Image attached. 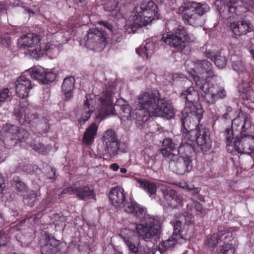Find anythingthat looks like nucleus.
Listing matches in <instances>:
<instances>
[{"instance_id": "obj_1", "label": "nucleus", "mask_w": 254, "mask_h": 254, "mask_svg": "<svg viewBox=\"0 0 254 254\" xmlns=\"http://www.w3.org/2000/svg\"><path fill=\"white\" fill-rule=\"evenodd\" d=\"M126 205L125 211L141 220V223L135 227L138 238L146 242H156L162 232L161 222L158 219L146 215L144 208L134 200L130 199Z\"/></svg>"}, {"instance_id": "obj_2", "label": "nucleus", "mask_w": 254, "mask_h": 254, "mask_svg": "<svg viewBox=\"0 0 254 254\" xmlns=\"http://www.w3.org/2000/svg\"><path fill=\"white\" fill-rule=\"evenodd\" d=\"M232 127L240 133L233 142L235 149L240 153L251 154L254 151V136L249 135L251 130L250 115L241 111L232 120Z\"/></svg>"}, {"instance_id": "obj_3", "label": "nucleus", "mask_w": 254, "mask_h": 254, "mask_svg": "<svg viewBox=\"0 0 254 254\" xmlns=\"http://www.w3.org/2000/svg\"><path fill=\"white\" fill-rule=\"evenodd\" d=\"M138 100L141 107L148 110L152 116L163 117L169 119L174 116V110L165 99L160 98L158 91L144 92L138 96Z\"/></svg>"}, {"instance_id": "obj_4", "label": "nucleus", "mask_w": 254, "mask_h": 254, "mask_svg": "<svg viewBox=\"0 0 254 254\" xmlns=\"http://www.w3.org/2000/svg\"><path fill=\"white\" fill-rule=\"evenodd\" d=\"M182 13L183 20L186 25L199 26L203 24V15L210 10L209 5L187 0L184 1Z\"/></svg>"}, {"instance_id": "obj_5", "label": "nucleus", "mask_w": 254, "mask_h": 254, "mask_svg": "<svg viewBox=\"0 0 254 254\" xmlns=\"http://www.w3.org/2000/svg\"><path fill=\"white\" fill-rule=\"evenodd\" d=\"M0 140L6 148L14 146L18 142L30 144L29 133L26 130L9 124L2 126L0 131Z\"/></svg>"}, {"instance_id": "obj_6", "label": "nucleus", "mask_w": 254, "mask_h": 254, "mask_svg": "<svg viewBox=\"0 0 254 254\" xmlns=\"http://www.w3.org/2000/svg\"><path fill=\"white\" fill-rule=\"evenodd\" d=\"M188 72L192 75L197 87L202 92L204 100L209 104H214L219 99H223L226 96V91L223 88L211 84L206 79L200 78L195 76V71L191 68Z\"/></svg>"}, {"instance_id": "obj_7", "label": "nucleus", "mask_w": 254, "mask_h": 254, "mask_svg": "<svg viewBox=\"0 0 254 254\" xmlns=\"http://www.w3.org/2000/svg\"><path fill=\"white\" fill-rule=\"evenodd\" d=\"M162 40L177 52H182L191 41L186 28L182 25H178L172 32L163 35Z\"/></svg>"}, {"instance_id": "obj_8", "label": "nucleus", "mask_w": 254, "mask_h": 254, "mask_svg": "<svg viewBox=\"0 0 254 254\" xmlns=\"http://www.w3.org/2000/svg\"><path fill=\"white\" fill-rule=\"evenodd\" d=\"M40 37L34 33H27L19 38L18 45L21 49L28 48L26 54H29L34 59L43 56L47 51L44 44L40 43Z\"/></svg>"}, {"instance_id": "obj_9", "label": "nucleus", "mask_w": 254, "mask_h": 254, "mask_svg": "<svg viewBox=\"0 0 254 254\" xmlns=\"http://www.w3.org/2000/svg\"><path fill=\"white\" fill-rule=\"evenodd\" d=\"M181 97L185 99V107L183 113H190L199 122L203 115L204 110L199 102V95L195 89L190 87L181 94Z\"/></svg>"}, {"instance_id": "obj_10", "label": "nucleus", "mask_w": 254, "mask_h": 254, "mask_svg": "<svg viewBox=\"0 0 254 254\" xmlns=\"http://www.w3.org/2000/svg\"><path fill=\"white\" fill-rule=\"evenodd\" d=\"M215 4L222 18L229 22L238 19L247 11L242 1L239 0H231V2L217 1Z\"/></svg>"}, {"instance_id": "obj_11", "label": "nucleus", "mask_w": 254, "mask_h": 254, "mask_svg": "<svg viewBox=\"0 0 254 254\" xmlns=\"http://www.w3.org/2000/svg\"><path fill=\"white\" fill-rule=\"evenodd\" d=\"M116 92L114 83L106 85L105 90L102 92L100 97V106L97 118L103 120L110 115H115V109L113 104V95Z\"/></svg>"}, {"instance_id": "obj_12", "label": "nucleus", "mask_w": 254, "mask_h": 254, "mask_svg": "<svg viewBox=\"0 0 254 254\" xmlns=\"http://www.w3.org/2000/svg\"><path fill=\"white\" fill-rule=\"evenodd\" d=\"M108 38L107 33L102 29H89L86 35L85 45L91 50L101 51L108 43Z\"/></svg>"}, {"instance_id": "obj_13", "label": "nucleus", "mask_w": 254, "mask_h": 254, "mask_svg": "<svg viewBox=\"0 0 254 254\" xmlns=\"http://www.w3.org/2000/svg\"><path fill=\"white\" fill-rule=\"evenodd\" d=\"M190 133V137L185 144L191 145L193 142H196L203 151H206L211 147L212 141L210 137V132L209 129L198 125L195 127V130Z\"/></svg>"}, {"instance_id": "obj_14", "label": "nucleus", "mask_w": 254, "mask_h": 254, "mask_svg": "<svg viewBox=\"0 0 254 254\" xmlns=\"http://www.w3.org/2000/svg\"><path fill=\"white\" fill-rule=\"evenodd\" d=\"M25 73H28L32 79L38 80L42 84L52 82L57 77L56 74L53 71L41 66H33L26 70Z\"/></svg>"}, {"instance_id": "obj_15", "label": "nucleus", "mask_w": 254, "mask_h": 254, "mask_svg": "<svg viewBox=\"0 0 254 254\" xmlns=\"http://www.w3.org/2000/svg\"><path fill=\"white\" fill-rule=\"evenodd\" d=\"M102 141L105 151L110 156H114L118 154L120 141L114 130L110 129L107 130L102 136Z\"/></svg>"}, {"instance_id": "obj_16", "label": "nucleus", "mask_w": 254, "mask_h": 254, "mask_svg": "<svg viewBox=\"0 0 254 254\" xmlns=\"http://www.w3.org/2000/svg\"><path fill=\"white\" fill-rule=\"evenodd\" d=\"M176 144L171 138H165L162 141V148L160 152L165 158L173 159L177 155L181 159H190V157L187 154L183 155L181 154V151L184 150L183 147H181L177 149Z\"/></svg>"}, {"instance_id": "obj_17", "label": "nucleus", "mask_w": 254, "mask_h": 254, "mask_svg": "<svg viewBox=\"0 0 254 254\" xmlns=\"http://www.w3.org/2000/svg\"><path fill=\"white\" fill-rule=\"evenodd\" d=\"M196 118L190 113H183V110L181 116V132L182 133V142L184 143L188 141V139L190 137V132L195 130L194 129L195 125L191 121V118ZM196 126H195L196 127Z\"/></svg>"}, {"instance_id": "obj_18", "label": "nucleus", "mask_w": 254, "mask_h": 254, "mask_svg": "<svg viewBox=\"0 0 254 254\" xmlns=\"http://www.w3.org/2000/svg\"><path fill=\"white\" fill-rule=\"evenodd\" d=\"M230 29L236 37H240L254 31V26L250 20L242 19L230 23Z\"/></svg>"}, {"instance_id": "obj_19", "label": "nucleus", "mask_w": 254, "mask_h": 254, "mask_svg": "<svg viewBox=\"0 0 254 254\" xmlns=\"http://www.w3.org/2000/svg\"><path fill=\"white\" fill-rule=\"evenodd\" d=\"M142 12V15L147 18L148 21L152 22L154 19H158L159 14L158 7L156 3L152 0L143 1L139 5L136 7V10Z\"/></svg>"}, {"instance_id": "obj_20", "label": "nucleus", "mask_w": 254, "mask_h": 254, "mask_svg": "<svg viewBox=\"0 0 254 254\" xmlns=\"http://www.w3.org/2000/svg\"><path fill=\"white\" fill-rule=\"evenodd\" d=\"M74 195L79 199L84 200L93 199L95 196L93 190L86 185L83 180L74 183Z\"/></svg>"}, {"instance_id": "obj_21", "label": "nucleus", "mask_w": 254, "mask_h": 254, "mask_svg": "<svg viewBox=\"0 0 254 254\" xmlns=\"http://www.w3.org/2000/svg\"><path fill=\"white\" fill-rule=\"evenodd\" d=\"M109 199L112 204L116 208H124L126 206V201L124 190L120 187L112 188L109 193Z\"/></svg>"}, {"instance_id": "obj_22", "label": "nucleus", "mask_w": 254, "mask_h": 254, "mask_svg": "<svg viewBox=\"0 0 254 254\" xmlns=\"http://www.w3.org/2000/svg\"><path fill=\"white\" fill-rule=\"evenodd\" d=\"M15 85L16 93L21 98L28 97L30 90L33 87L30 79L24 75L17 79Z\"/></svg>"}, {"instance_id": "obj_23", "label": "nucleus", "mask_w": 254, "mask_h": 254, "mask_svg": "<svg viewBox=\"0 0 254 254\" xmlns=\"http://www.w3.org/2000/svg\"><path fill=\"white\" fill-rule=\"evenodd\" d=\"M132 120L135 121L136 125L139 128L143 127L151 116L148 110L144 107H141L140 104L138 105V108L132 110Z\"/></svg>"}, {"instance_id": "obj_24", "label": "nucleus", "mask_w": 254, "mask_h": 254, "mask_svg": "<svg viewBox=\"0 0 254 254\" xmlns=\"http://www.w3.org/2000/svg\"><path fill=\"white\" fill-rule=\"evenodd\" d=\"M133 12L134 13L132 17L130 18L127 22L126 26L133 31L138 27L144 26L150 23L151 22L148 21L147 18L142 15V12L140 10H136V7H135Z\"/></svg>"}, {"instance_id": "obj_25", "label": "nucleus", "mask_w": 254, "mask_h": 254, "mask_svg": "<svg viewBox=\"0 0 254 254\" xmlns=\"http://www.w3.org/2000/svg\"><path fill=\"white\" fill-rule=\"evenodd\" d=\"M14 114L17 120L21 124H30L35 115L31 114L29 107L18 105L15 108Z\"/></svg>"}, {"instance_id": "obj_26", "label": "nucleus", "mask_w": 254, "mask_h": 254, "mask_svg": "<svg viewBox=\"0 0 254 254\" xmlns=\"http://www.w3.org/2000/svg\"><path fill=\"white\" fill-rule=\"evenodd\" d=\"M238 91L243 95L248 102L250 108L254 109V90L248 82L242 81L238 86Z\"/></svg>"}, {"instance_id": "obj_27", "label": "nucleus", "mask_w": 254, "mask_h": 254, "mask_svg": "<svg viewBox=\"0 0 254 254\" xmlns=\"http://www.w3.org/2000/svg\"><path fill=\"white\" fill-rule=\"evenodd\" d=\"M47 243L41 249L42 254H61L59 249L60 242L55 238L48 237Z\"/></svg>"}, {"instance_id": "obj_28", "label": "nucleus", "mask_w": 254, "mask_h": 254, "mask_svg": "<svg viewBox=\"0 0 254 254\" xmlns=\"http://www.w3.org/2000/svg\"><path fill=\"white\" fill-rule=\"evenodd\" d=\"M169 163L176 166V172L179 175L190 171L192 168L191 160H170Z\"/></svg>"}, {"instance_id": "obj_29", "label": "nucleus", "mask_w": 254, "mask_h": 254, "mask_svg": "<svg viewBox=\"0 0 254 254\" xmlns=\"http://www.w3.org/2000/svg\"><path fill=\"white\" fill-rule=\"evenodd\" d=\"M98 128V126L93 123L86 129L82 139V142L84 144L90 145L92 143L94 137L97 134Z\"/></svg>"}, {"instance_id": "obj_30", "label": "nucleus", "mask_w": 254, "mask_h": 254, "mask_svg": "<svg viewBox=\"0 0 254 254\" xmlns=\"http://www.w3.org/2000/svg\"><path fill=\"white\" fill-rule=\"evenodd\" d=\"M75 79L73 77H68L64 79L62 89L64 93L65 98L68 100L73 96V90L74 89Z\"/></svg>"}, {"instance_id": "obj_31", "label": "nucleus", "mask_w": 254, "mask_h": 254, "mask_svg": "<svg viewBox=\"0 0 254 254\" xmlns=\"http://www.w3.org/2000/svg\"><path fill=\"white\" fill-rule=\"evenodd\" d=\"M156 48V44L150 40H147L145 45L143 47H140L136 50V53L142 58L145 57L146 59L149 56H151L154 53Z\"/></svg>"}, {"instance_id": "obj_32", "label": "nucleus", "mask_w": 254, "mask_h": 254, "mask_svg": "<svg viewBox=\"0 0 254 254\" xmlns=\"http://www.w3.org/2000/svg\"><path fill=\"white\" fill-rule=\"evenodd\" d=\"M163 198L167 200H174L177 203L180 204L182 202V197L178 194L177 191L169 187H164L161 189Z\"/></svg>"}, {"instance_id": "obj_33", "label": "nucleus", "mask_w": 254, "mask_h": 254, "mask_svg": "<svg viewBox=\"0 0 254 254\" xmlns=\"http://www.w3.org/2000/svg\"><path fill=\"white\" fill-rule=\"evenodd\" d=\"M90 96L89 94H86L85 96L86 100L84 101L83 107L84 113L82 114V116L78 121L80 126L84 125L88 120L93 110V106H91L89 100V97Z\"/></svg>"}, {"instance_id": "obj_34", "label": "nucleus", "mask_w": 254, "mask_h": 254, "mask_svg": "<svg viewBox=\"0 0 254 254\" xmlns=\"http://www.w3.org/2000/svg\"><path fill=\"white\" fill-rule=\"evenodd\" d=\"M198 67H199L202 70L206 72L207 75L206 77H213L215 76L212 64L211 63L206 60H196L193 64Z\"/></svg>"}, {"instance_id": "obj_35", "label": "nucleus", "mask_w": 254, "mask_h": 254, "mask_svg": "<svg viewBox=\"0 0 254 254\" xmlns=\"http://www.w3.org/2000/svg\"><path fill=\"white\" fill-rule=\"evenodd\" d=\"M135 179L139 184V187L144 189L150 196L156 193L157 187L154 183L140 178H135Z\"/></svg>"}, {"instance_id": "obj_36", "label": "nucleus", "mask_w": 254, "mask_h": 254, "mask_svg": "<svg viewBox=\"0 0 254 254\" xmlns=\"http://www.w3.org/2000/svg\"><path fill=\"white\" fill-rule=\"evenodd\" d=\"M180 239H181L177 238L176 237L172 235L168 240L163 241L159 245L158 247V251L161 253H163L167 250L173 248Z\"/></svg>"}, {"instance_id": "obj_37", "label": "nucleus", "mask_w": 254, "mask_h": 254, "mask_svg": "<svg viewBox=\"0 0 254 254\" xmlns=\"http://www.w3.org/2000/svg\"><path fill=\"white\" fill-rule=\"evenodd\" d=\"M124 231L121 232L120 235L123 239V240L128 250V254H139L138 248L136 245L132 242V239L130 237L124 236Z\"/></svg>"}, {"instance_id": "obj_38", "label": "nucleus", "mask_w": 254, "mask_h": 254, "mask_svg": "<svg viewBox=\"0 0 254 254\" xmlns=\"http://www.w3.org/2000/svg\"><path fill=\"white\" fill-rule=\"evenodd\" d=\"M103 8L105 11L111 12L112 14H116L120 11L119 2L116 0H106Z\"/></svg>"}, {"instance_id": "obj_39", "label": "nucleus", "mask_w": 254, "mask_h": 254, "mask_svg": "<svg viewBox=\"0 0 254 254\" xmlns=\"http://www.w3.org/2000/svg\"><path fill=\"white\" fill-rule=\"evenodd\" d=\"M33 149L37 152L39 154L47 155L52 148V146L50 144L45 145L42 143H33L31 144Z\"/></svg>"}, {"instance_id": "obj_40", "label": "nucleus", "mask_w": 254, "mask_h": 254, "mask_svg": "<svg viewBox=\"0 0 254 254\" xmlns=\"http://www.w3.org/2000/svg\"><path fill=\"white\" fill-rule=\"evenodd\" d=\"M234 130L237 131L232 127V125L231 128H227L224 132L228 150H230L229 147L231 146L232 144L233 145V140L234 139Z\"/></svg>"}, {"instance_id": "obj_41", "label": "nucleus", "mask_w": 254, "mask_h": 254, "mask_svg": "<svg viewBox=\"0 0 254 254\" xmlns=\"http://www.w3.org/2000/svg\"><path fill=\"white\" fill-rule=\"evenodd\" d=\"M120 114L122 120H132V110L128 105H123L120 107Z\"/></svg>"}, {"instance_id": "obj_42", "label": "nucleus", "mask_w": 254, "mask_h": 254, "mask_svg": "<svg viewBox=\"0 0 254 254\" xmlns=\"http://www.w3.org/2000/svg\"><path fill=\"white\" fill-rule=\"evenodd\" d=\"M37 193L34 190H31L29 192L27 196L24 198V202L31 207L33 206L37 201Z\"/></svg>"}, {"instance_id": "obj_43", "label": "nucleus", "mask_w": 254, "mask_h": 254, "mask_svg": "<svg viewBox=\"0 0 254 254\" xmlns=\"http://www.w3.org/2000/svg\"><path fill=\"white\" fill-rule=\"evenodd\" d=\"M13 182L17 191L20 192H24L26 190V185L19 177H14L13 178Z\"/></svg>"}, {"instance_id": "obj_44", "label": "nucleus", "mask_w": 254, "mask_h": 254, "mask_svg": "<svg viewBox=\"0 0 254 254\" xmlns=\"http://www.w3.org/2000/svg\"><path fill=\"white\" fill-rule=\"evenodd\" d=\"M220 238L218 234H213L206 240L205 244L210 248L213 249L218 243Z\"/></svg>"}, {"instance_id": "obj_45", "label": "nucleus", "mask_w": 254, "mask_h": 254, "mask_svg": "<svg viewBox=\"0 0 254 254\" xmlns=\"http://www.w3.org/2000/svg\"><path fill=\"white\" fill-rule=\"evenodd\" d=\"M9 91L8 88H4L0 90V107H1L6 101H10Z\"/></svg>"}, {"instance_id": "obj_46", "label": "nucleus", "mask_w": 254, "mask_h": 254, "mask_svg": "<svg viewBox=\"0 0 254 254\" xmlns=\"http://www.w3.org/2000/svg\"><path fill=\"white\" fill-rule=\"evenodd\" d=\"M182 222L179 219H175L173 221L174 231L173 235L176 237L177 238L182 239L183 237L180 234L181 230Z\"/></svg>"}, {"instance_id": "obj_47", "label": "nucleus", "mask_w": 254, "mask_h": 254, "mask_svg": "<svg viewBox=\"0 0 254 254\" xmlns=\"http://www.w3.org/2000/svg\"><path fill=\"white\" fill-rule=\"evenodd\" d=\"M100 24L103 25L106 27L108 30H109L110 32H112L114 35V37L112 38L113 40H114L116 41V42H120L122 40V36L120 35H118V34H115L113 31V26L111 23L108 22L101 21L99 23Z\"/></svg>"}, {"instance_id": "obj_48", "label": "nucleus", "mask_w": 254, "mask_h": 254, "mask_svg": "<svg viewBox=\"0 0 254 254\" xmlns=\"http://www.w3.org/2000/svg\"><path fill=\"white\" fill-rule=\"evenodd\" d=\"M214 63L216 66L220 68L225 67L227 64V60L225 57L217 55L214 59Z\"/></svg>"}, {"instance_id": "obj_49", "label": "nucleus", "mask_w": 254, "mask_h": 254, "mask_svg": "<svg viewBox=\"0 0 254 254\" xmlns=\"http://www.w3.org/2000/svg\"><path fill=\"white\" fill-rule=\"evenodd\" d=\"M50 127V125L49 123V120L45 118L42 119V122L38 126L39 133L41 134L47 132Z\"/></svg>"}, {"instance_id": "obj_50", "label": "nucleus", "mask_w": 254, "mask_h": 254, "mask_svg": "<svg viewBox=\"0 0 254 254\" xmlns=\"http://www.w3.org/2000/svg\"><path fill=\"white\" fill-rule=\"evenodd\" d=\"M232 66L233 69L238 73L244 72L246 70L244 64L240 60L233 61Z\"/></svg>"}, {"instance_id": "obj_51", "label": "nucleus", "mask_w": 254, "mask_h": 254, "mask_svg": "<svg viewBox=\"0 0 254 254\" xmlns=\"http://www.w3.org/2000/svg\"><path fill=\"white\" fill-rule=\"evenodd\" d=\"M144 159H154L156 157V153L151 147H147L143 151Z\"/></svg>"}, {"instance_id": "obj_52", "label": "nucleus", "mask_w": 254, "mask_h": 254, "mask_svg": "<svg viewBox=\"0 0 254 254\" xmlns=\"http://www.w3.org/2000/svg\"><path fill=\"white\" fill-rule=\"evenodd\" d=\"M11 42V38L8 34L3 35L0 37V45L3 47H9Z\"/></svg>"}, {"instance_id": "obj_53", "label": "nucleus", "mask_w": 254, "mask_h": 254, "mask_svg": "<svg viewBox=\"0 0 254 254\" xmlns=\"http://www.w3.org/2000/svg\"><path fill=\"white\" fill-rule=\"evenodd\" d=\"M23 170L28 174H32L37 173L39 170V168L36 165L26 164L23 166Z\"/></svg>"}, {"instance_id": "obj_54", "label": "nucleus", "mask_w": 254, "mask_h": 254, "mask_svg": "<svg viewBox=\"0 0 254 254\" xmlns=\"http://www.w3.org/2000/svg\"><path fill=\"white\" fill-rule=\"evenodd\" d=\"M223 254H234L235 249L232 244H227L220 249Z\"/></svg>"}, {"instance_id": "obj_55", "label": "nucleus", "mask_w": 254, "mask_h": 254, "mask_svg": "<svg viewBox=\"0 0 254 254\" xmlns=\"http://www.w3.org/2000/svg\"><path fill=\"white\" fill-rule=\"evenodd\" d=\"M65 194L74 195V184L72 185V186L63 189L62 191L59 194V196L62 197L63 195Z\"/></svg>"}, {"instance_id": "obj_56", "label": "nucleus", "mask_w": 254, "mask_h": 254, "mask_svg": "<svg viewBox=\"0 0 254 254\" xmlns=\"http://www.w3.org/2000/svg\"><path fill=\"white\" fill-rule=\"evenodd\" d=\"M47 176L50 179H55L56 178V171L55 168L49 166L48 169Z\"/></svg>"}, {"instance_id": "obj_57", "label": "nucleus", "mask_w": 254, "mask_h": 254, "mask_svg": "<svg viewBox=\"0 0 254 254\" xmlns=\"http://www.w3.org/2000/svg\"><path fill=\"white\" fill-rule=\"evenodd\" d=\"M48 30H51L50 32L52 34H55L58 32L61 29V25H58L56 23H53L48 27Z\"/></svg>"}, {"instance_id": "obj_58", "label": "nucleus", "mask_w": 254, "mask_h": 254, "mask_svg": "<svg viewBox=\"0 0 254 254\" xmlns=\"http://www.w3.org/2000/svg\"><path fill=\"white\" fill-rule=\"evenodd\" d=\"M185 224L190 225L193 223L194 218L192 215L187 214L185 216Z\"/></svg>"}, {"instance_id": "obj_59", "label": "nucleus", "mask_w": 254, "mask_h": 254, "mask_svg": "<svg viewBox=\"0 0 254 254\" xmlns=\"http://www.w3.org/2000/svg\"><path fill=\"white\" fill-rule=\"evenodd\" d=\"M204 54L207 58L213 61H214V59L217 56L214 53L210 51H206L204 53Z\"/></svg>"}, {"instance_id": "obj_60", "label": "nucleus", "mask_w": 254, "mask_h": 254, "mask_svg": "<svg viewBox=\"0 0 254 254\" xmlns=\"http://www.w3.org/2000/svg\"><path fill=\"white\" fill-rule=\"evenodd\" d=\"M200 190V189L199 188H195L193 185H192L189 191L192 195H195L199 193Z\"/></svg>"}, {"instance_id": "obj_61", "label": "nucleus", "mask_w": 254, "mask_h": 254, "mask_svg": "<svg viewBox=\"0 0 254 254\" xmlns=\"http://www.w3.org/2000/svg\"><path fill=\"white\" fill-rule=\"evenodd\" d=\"M5 180L3 177L0 175V193H2L5 187Z\"/></svg>"}, {"instance_id": "obj_62", "label": "nucleus", "mask_w": 254, "mask_h": 254, "mask_svg": "<svg viewBox=\"0 0 254 254\" xmlns=\"http://www.w3.org/2000/svg\"><path fill=\"white\" fill-rule=\"evenodd\" d=\"M140 254H154V253L151 248L146 247L143 248V251Z\"/></svg>"}, {"instance_id": "obj_63", "label": "nucleus", "mask_w": 254, "mask_h": 254, "mask_svg": "<svg viewBox=\"0 0 254 254\" xmlns=\"http://www.w3.org/2000/svg\"><path fill=\"white\" fill-rule=\"evenodd\" d=\"M74 3L76 4L78 6H84L86 5L85 0H73Z\"/></svg>"}, {"instance_id": "obj_64", "label": "nucleus", "mask_w": 254, "mask_h": 254, "mask_svg": "<svg viewBox=\"0 0 254 254\" xmlns=\"http://www.w3.org/2000/svg\"><path fill=\"white\" fill-rule=\"evenodd\" d=\"M194 204L195 210L198 212H201L202 209V206L200 203L198 201H195Z\"/></svg>"}]
</instances>
